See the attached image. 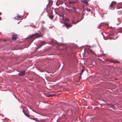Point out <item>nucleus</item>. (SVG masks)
I'll use <instances>...</instances> for the list:
<instances>
[{
  "mask_svg": "<svg viewBox=\"0 0 122 122\" xmlns=\"http://www.w3.org/2000/svg\"><path fill=\"white\" fill-rule=\"evenodd\" d=\"M90 52H91L92 53H93V54H94V52L92 50H90Z\"/></svg>",
  "mask_w": 122,
  "mask_h": 122,
  "instance_id": "nucleus-23",
  "label": "nucleus"
},
{
  "mask_svg": "<svg viewBox=\"0 0 122 122\" xmlns=\"http://www.w3.org/2000/svg\"><path fill=\"white\" fill-rule=\"evenodd\" d=\"M49 18L51 19H53V15H50L49 16Z\"/></svg>",
  "mask_w": 122,
  "mask_h": 122,
  "instance_id": "nucleus-17",
  "label": "nucleus"
},
{
  "mask_svg": "<svg viewBox=\"0 0 122 122\" xmlns=\"http://www.w3.org/2000/svg\"><path fill=\"white\" fill-rule=\"evenodd\" d=\"M122 7H117V9H120L122 8Z\"/></svg>",
  "mask_w": 122,
  "mask_h": 122,
  "instance_id": "nucleus-22",
  "label": "nucleus"
},
{
  "mask_svg": "<svg viewBox=\"0 0 122 122\" xmlns=\"http://www.w3.org/2000/svg\"><path fill=\"white\" fill-rule=\"evenodd\" d=\"M86 10L87 11H90V9H86Z\"/></svg>",
  "mask_w": 122,
  "mask_h": 122,
  "instance_id": "nucleus-25",
  "label": "nucleus"
},
{
  "mask_svg": "<svg viewBox=\"0 0 122 122\" xmlns=\"http://www.w3.org/2000/svg\"><path fill=\"white\" fill-rule=\"evenodd\" d=\"M72 9H69L67 8H66V9L68 10L69 12H74L76 11V8L74 7H72Z\"/></svg>",
  "mask_w": 122,
  "mask_h": 122,
  "instance_id": "nucleus-3",
  "label": "nucleus"
},
{
  "mask_svg": "<svg viewBox=\"0 0 122 122\" xmlns=\"http://www.w3.org/2000/svg\"><path fill=\"white\" fill-rule=\"evenodd\" d=\"M102 26V25L101 24H100L99 25V28H100Z\"/></svg>",
  "mask_w": 122,
  "mask_h": 122,
  "instance_id": "nucleus-24",
  "label": "nucleus"
},
{
  "mask_svg": "<svg viewBox=\"0 0 122 122\" xmlns=\"http://www.w3.org/2000/svg\"><path fill=\"white\" fill-rule=\"evenodd\" d=\"M46 30V28L43 27H42L41 28V30L43 32Z\"/></svg>",
  "mask_w": 122,
  "mask_h": 122,
  "instance_id": "nucleus-12",
  "label": "nucleus"
},
{
  "mask_svg": "<svg viewBox=\"0 0 122 122\" xmlns=\"http://www.w3.org/2000/svg\"><path fill=\"white\" fill-rule=\"evenodd\" d=\"M116 3L114 1H112L110 5L109 8L112 10L115 9V5H116Z\"/></svg>",
  "mask_w": 122,
  "mask_h": 122,
  "instance_id": "nucleus-1",
  "label": "nucleus"
},
{
  "mask_svg": "<svg viewBox=\"0 0 122 122\" xmlns=\"http://www.w3.org/2000/svg\"><path fill=\"white\" fill-rule=\"evenodd\" d=\"M66 20H67V21H68V20H69V19H67Z\"/></svg>",
  "mask_w": 122,
  "mask_h": 122,
  "instance_id": "nucleus-28",
  "label": "nucleus"
},
{
  "mask_svg": "<svg viewBox=\"0 0 122 122\" xmlns=\"http://www.w3.org/2000/svg\"><path fill=\"white\" fill-rule=\"evenodd\" d=\"M23 111L25 116H27V117H30V116L29 115V114L28 113H26V112H25L23 110Z\"/></svg>",
  "mask_w": 122,
  "mask_h": 122,
  "instance_id": "nucleus-10",
  "label": "nucleus"
},
{
  "mask_svg": "<svg viewBox=\"0 0 122 122\" xmlns=\"http://www.w3.org/2000/svg\"><path fill=\"white\" fill-rule=\"evenodd\" d=\"M76 3V1H70L69 2V4H73Z\"/></svg>",
  "mask_w": 122,
  "mask_h": 122,
  "instance_id": "nucleus-13",
  "label": "nucleus"
},
{
  "mask_svg": "<svg viewBox=\"0 0 122 122\" xmlns=\"http://www.w3.org/2000/svg\"><path fill=\"white\" fill-rule=\"evenodd\" d=\"M84 71L83 70V69H82V71L80 74H81Z\"/></svg>",
  "mask_w": 122,
  "mask_h": 122,
  "instance_id": "nucleus-27",
  "label": "nucleus"
},
{
  "mask_svg": "<svg viewBox=\"0 0 122 122\" xmlns=\"http://www.w3.org/2000/svg\"><path fill=\"white\" fill-rule=\"evenodd\" d=\"M17 17L18 18L17 19H19L21 17V16L20 15H18L17 16Z\"/></svg>",
  "mask_w": 122,
  "mask_h": 122,
  "instance_id": "nucleus-21",
  "label": "nucleus"
},
{
  "mask_svg": "<svg viewBox=\"0 0 122 122\" xmlns=\"http://www.w3.org/2000/svg\"><path fill=\"white\" fill-rule=\"evenodd\" d=\"M119 32L121 33H122V28L120 30Z\"/></svg>",
  "mask_w": 122,
  "mask_h": 122,
  "instance_id": "nucleus-20",
  "label": "nucleus"
},
{
  "mask_svg": "<svg viewBox=\"0 0 122 122\" xmlns=\"http://www.w3.org/2000/svg\"><path fill=\"white\" fill-rule=\"evenodd\" d=\"M63 3L62 1L60 0H58L56 3V4L57 5L59 6L60 4L61 5L63 4Z\"/></svg>",
  "mask_w": 122,
  "mask_h": 122,
  "instance_id": "nucleus-4",
  "label": "nucleus"
},
{
  "mask_svg": "<svg viewBox=\"0 0 122 122\" xmlns=\"http://www.w3.org/2000/svg\"><path fill=\"white\" fill-rule=\"evenodd\" d=\"M107 104L108 106L109 107H111L114 109L115 107L114 105V104Z\"/></svg>",
  "mask_w": 122,
  "mask_h": 122,
  "instance_id": "nucleus-7",
  "label": "nucleus"
},
{
  "mask_svg": "<svg viewBox=\"0 0 122 122\" xmlns=\"http://www.w3.org/2000/svg\"><path fill=\"white\" fill-rule=\"evenodd\" d=\"M112 62L113 63H119V62L118 61L116 60L113 61H112Z\"/></svg>",
  "mask_w": 122,
  "mask_h": 122,
  "instance_id": "nucleus-15",
  "label": "nucleus"
},
{
  "mask_svg": "<svg viewBox=\"0 0 122 122\" xmlns=\"http://www.w3.org/2000/svg\"><path fill=\"white\" fill-rule=\"evenodd\" d=\"M17 38L18 37L16 35L14 34L12 35V40H16Z\"/></svg>",
  "mask_w": 122,
  "mask_h": 122,
  "instance_id": "nucleus-9",
  "label": "nucleus"
},
{
  "mask_svg": "<svg viewBox=\"0 0 122 122\" xmlns=\"http://www.w3.org/2000/svg\"><path fill=\"white\" fill-rule=\"evenodd\" d=\"M25 71H20L18 74V75L20 76H23L25 74Z\"/></svg>",
  "mask_w": 122,
  "mask_h": 122,
  "instance_id": "nucleus-6",
  "label": "nucleus"
},
{
  "mask_svg": "<svg viewBox=\"0 0 122 122\" xmlns=\"http://www.w3.org/2000/svg\"><path fill=\"white\" fill-rule=\"evenodd\" d=\"M1 14H2V13H1V12H0V15H1Z\"/></svg>",
  "mask_w": 122,
  "mask_h": 122,
  "instance_id": "nucleus-30",
  "label": "nucleus"
},
{
  "mask_svg": "<svg viewBox=\"0 0 122 122\" xmlns=\"http://www.w3.org/2000/svg\"><path fill=\"white\" fill-rule=\"evenodd\" d=\"M64 25L67 29L68 28V27H71L72 26V24L69 23H65Z\"/></svg>",
  "mask_w": 122,
  "mask_h": 122,
  "instance_id": "nucleus-5",
  "label": "nucleus"
},
{
  "mask_svg": "<svg viewBox=\"0 0 122 122\" xmlns=\"http://www.w3.org/2000/svg\"><path fill=\"white\" fill-rule=\"evenodd\" d=\"M14 19L15 20H16H16H18V19L17 18H16V17H14Z\"/></svg>",
  "mask_w": 122,
  "mask_h": 122,
  "instance_id": "nucleus-26",
  "label": "nucleus"
},
{
  "mask_svg": "<svg viewBox=\"0 0 122 122\" xmlns=\"http://www.w3.org/2000/svg\"><path fill=\"white\" fill-rule=\"evenodd\" d=\"M46 43L44 41H42L41 42V44H40V47L43 45L45 44Z\"/></svg>",
  "mask_w": 122,
  "mask_h": 122,
  "instance_id": "nucleus-11",
  "label": "nucleus"
},
{
  "mask_svg": "<svg viewBox=\"0 0 122 122\" xmlns=\"http://www.w3.org/2000/svg\"><path fill=\"white\" fill-rule=\"evenodd\" d=\"M54 96V95H47V97H50L52 96Z\"/></svg>",
  "mask_w": 122,
  "mask_h": 122,
  "instance_id": "nucleus-18",
  "label": "nucleus"
},
{
  "mask_svg": "<svg viewBox=\"0 0 122 122\" xmlns=\"http://www.w3.org/2000/svg\"><path fill=\"white\" fill-rule=\"evenodd\" d=\"M41 36L38 34L36 33L35 34H33L30 36V38H34V39L37 38H39Z\"/></svg>",
  "mask_w": 122,
  "mask_h": 122,
  "instance_id": "nucleus-2",
  "label": "nucleus"
},
{
  "mask_svg": "<svg viewBox=\"0 0 122 122\" xmlns=\"http://www.w3.org/2000/svg\"><path fill=\"white\" fill-rule=\"evenodd\" d=\"M118 12L119 14H122V10H119L118 11Z\"/></svg>",
  "mask_w": 122,
  "mask_h": 122,
  "instance_id": "nucleus-16",
  "label": "nucleus"
},
{
  "mask_svg": "<svg viewBox=\"0 0 122 122\" xmlns=\"http://www.w3.org/2000/svg\"><path fill=\"white\" fill-rule=\"evenodd\" d=\"M64 15H62V17H64Z\"/></svg>",
  "mask_w": 122,
  "mask_h": 122,
  "instance_id": "nucleus-29",
  "label": "nucleus"
},
{
  "mask_svg": "<svg viewBox=\"0 0 122 122\" xmlns=\"http://www.w3.org/2000/svg\"><path fill=\"white\" fill-rule=\"evenodd\" d=\"M31 119L35 120V121H37V122H39V120L38 119L36 118H31Z\"/></svg>",
  "mask_w": 122,
  "mask_h": 122,
  "instance_id": "nucleus-14",
  "label": "nucleus"
},
{
  "mask_svg": "<svg viewBox=\"0 0 122 122\" xmlns=\"http://www.w3.org/2000/svg\"><path fill=\"white\" fill-rule=\"evenodd\" d=\"M1 17H0V20L1 19Z\"/></svg>",
  "mask_w": 122,
  "mask_h": 122,
  "instance_id": "nucleus-31",
  "label": "nucleus"
},
{
  "mask_svg": "<svg viewBox=\"0 0 122 122\" xmlns=\"http://www.w3.org/2000/svg\"><path fill=\"white\" fill-rule=\"evenodd\" d=\"M82 2L85 4L86 5H88V0H84L82 1Z\"/></svg>",
  "mask_w": 122,
  "mask_h": 122,
  "instance_id": "nucleus-8",
  "label": "nucleus"
},
{
  "mask_svg": "<svg viewBox=\"0 0 122 122\" xmlns=\"http://www.w3.org/2000/svg\"><path fill=\"white\" fill-rule=\"evenodd\" d=\"M79 21H77V22H75L73 21V22H72V24H76V23L78 22Z\"/></svg>",
  "mask_w": 122,
  "mask_h": 122,
  "instance_id": "nucleus-19",
  "label": "nucleus"
}]
</instances>
